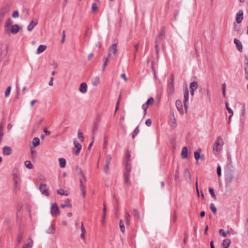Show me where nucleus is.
<instances>
[{"label":"nucleus","mask_w":248,"mask_h":248,"mask_svg":"<svg viewBox=\"0 0 248 248\" xmlns=\"http://www.w3.org/2000/svg\"><path fill=\"white\" fill-rule=\"evenodd\" d=\"M131 170V165L127 162H126L125 170L124 172V183L125 184L129 186L131 185L130 180V173Z\"/></svg>","instance_id":"1"},{"label":"nucleus","mask_w":248,"mask_h":248,"mask_svg":"<svg viewBox=\"0 0 248 248\" xmlns=\"http://www.w3.org/2000/svg\"><path fill=\"white\" fill-rule=\"evenodd\" d=\"M223 141L220 137H217L213 147V153L217 155L222 149Z\"/></svg>","instance_id":"2"},{"label":"nucleus","mask_w":248,"mask_h":248,"mask_svg":"<svg viewBox=\"0 0 248 248\" xmlns=\"http://www.w3.org/2000/svg\"><path fill=\"white\" fill-rule=\"evenodd\" d=\"M8 46L7 45L2 44L0 46V60L4 59L7 55Z\"/></svg>","instance_id":"3"},{"label":"nucleus","mask_w":248,"mask_h":248,"mask_svg":"<svg viewBox=\"0 0 248 248\" xmlns=\"http://www.w3.org/2000/svg\"><path fill=\"white\" fill-rule=\"evenodd\" d=\"M10 11L9 6L2 7L0 10V24L2 22L5 16H6Z\"/></svg>","instance_id":"4"},{"label":"nucleus","mask_w":248,"mask_h":248,"mask_svg":"<svg viewBox=\"0 0 248 248\" xmlns=\"http://www.w3.org/2000/svg\"><path fill=\"white\" fill-rule=\"evenodd\" d=\"M19 29V26L17 24H15L12 25L11 27H10L9 29H7L4 31L8 34H16L18 32Z\"/></svg>","instance_id":"5"},{"label":"nucleus","mask_w":248,"mask_h":248,"mask_svg":"<svg viewBox=\"0 0 248 248\" xmlns=\"http://www.w3.org/2000/svg\"><path fill=\"white\" fill-rule=\"evenodd\" d=\"M51 214L52 216H57L60 215V211L56 203H53L51 207Z\"/></svg>","instance_id":"6"},{"label":"nucleus","mask_w":248,"mask_h":248,"mask_svg":"<svg viewBox=\"0 0 248 248\" xmlns=\"http://www.w3.org/2000/svg\"><path fill=\"white\" fill-rule=\"evenodd\" d=\"M189 100V91L186 89L184 93V105L185 108L186 109L188 108L189 106L188 103Z\"/></svg>","instance_id":"7"},{"label":"nucleus","mask_w":248,"mask_h":248,"mask_svg":"<svg viewBox=\"0 0 248 248\" xmlns=\"http://www.w3.org/2000/svg\"><path fill=\"white\" fill-rule=\"evenodd\" d=\"M117 51V44H112L108 49V56L110 57H111L112 54L115 55L116 54Z\"/></svg>","instance_id":"8"},{"label":"nucleus","mask_w":248,"mask_h":248,"mask_svg":"<svg viewBox=\"0 0 248 248\" xmlns=\"http://www.w3.org/2000/svg\"><path fill=\"white\" fill-rule=\"evenodd\" d=\"M165 36V32L163 31H161L157 35V36L155 40V49L156 52H157V47H158V41L162 40Z\"/></svg>","instance_id":"9"},{"label":"nucleus","mask_w":248,"mask_h":248,"mask_svg":"<svg viewBox=\"0 0 248 248\" xmlns=\"http://www.w3.org/2000/svg\"><path fill=\"white\" fill-rule=\"evenodd\" d=\"M243 19V11L240 10L236 14V21L237 23L239 24L242 22Z\"/></svg>","instance_id":"10"},{"label":"nucleus","mask_w":248,"mask_h":248,"mask_svg":"<svg viewBox=\"0 0 248 248\" xmlns=\"http://www.w3.org/2000/svg\"><path fill=\"white\" fill-rule=\"evenodd\" d=\"M46 184H44L41 183L39 185V190L41 192L46 196H48L49 195V193L47 190L46 189Z\"/></svg>","instance_id":"11"},{"label":"nucleus","mask_w":248,"mask_h":248,"mask_svg":"<svg viewBox=\"0 0 248 248\" xmlns=\"http://www.w3.org/2000/svg\"><path fill=\"white\" fill-rule=\"evenodd\" d=\"M38 21L37 20H31L28 26L27 29L29 31H32L33 28L37 25Z\"/></svg>","instance_id":"12"},{"label":"nucleus","mask_w":248,"mask_h":248,"mask_svg":"<svg viewBox=\"0 0 248 248\" xmlns=\"http://www.w3.org/2000/svg\"><path fill=\"white\" fill-rule=\"evenodd\" d=\"M234 178V176L233 173L229 172L226 175L225 181L228 184H231Z\"/></svg>","instance_id":"13"},{"label":"nucleus","mask_w":248,"mask_h":248,"mask_svg":"<svg viewBox=\"0 0 248 248\" xmlns=\"http://www.w3.org/2000/svg\"><path fill=\"white\" fill-rule=\"evenodd\" d=\"M79 182L80 189L81 192V194L82 197L84 198L86 196V186L83 185L82 180L81 178H79Z\"/></svg>","instance_id":"14"},{"label":"nucleus","mask_w":248,"mask_h":248,"mask_svg":"<svg viewBox=\"0 0 248 248\" xmlns=\"http://www.w3.org/2000/svg\"><path fill=\"white\" fill-rule=\"evenodd\" d=\"M13 24V21L10 18H8L7 19L5 22L4 26V30L6 31L7 29H9L10 27H11Z\"/></svg>","instance_id":"15"},{"label":"nucleus","mask_w":248,"mask_h":248,"mask_svg":"<svg viewBox=\"0 0 248 248\" xmlns=\"http://www.w3.org/2000/svg\"><path fill=\"white\" fill-rule=\"evenodd\" d=\"M176 108L180 113L183 114V108L182 101L180 100H177L175 103Z\"/></svg>","instance_id":"16"},{"label":"nucleus","mask_w":248,"mask_h":248,"mask_svg":"<svg viewBox=\"0 0 248 248\" xmlns=\"http://www.w3.org/2000/svg\"><path fill=\"white\" fill-rule=\"evenodd\" d=\"M233 41L234 43L236 45L239 51L240 52H242L243 50V46L241 42L236 38H234Z\"/></svg>","instance_id":"17"},{"label":"nucleus","mask_w":248,"mask_h":248,"mask_svg":"<svg viewBox=\"0 0 248 248\" xmlns=\"http://www.w3.org/2000/svg\"><path fill=\"white\" fill-rule=\"evenodd\" d=\"M87 85L85 82H82L81 83L79 86V91L83 93H85L87 92Z\"/></svg>","instance_id":"18"},{"label":"nucleus","mask_w":248,"mask_h":248,"mask_svg":"<svg viewBox=\"0 0 248 248\" xmlns=\"http://www.w3.org/2000/svg\"><path fill=\"white\" fill-rule=\"evenodd\" d=\"M76 171L78 175L81 176V177L83 178L85 182H86L87 181V178L85 177V176L83 174L81 168L78 166H77L76 168Z\"/></svg>","instance_id":"19"},{"label":"nucleus","mask_w":248,"mask_h":248,"mask_svg":"<svg viewBox=\"0 0 248 248\" xmlns=\"http://www.w3.org/2000/svg\"><path fill=\"white\" fill-rule=\"evenodd\" d=\"M12 153V149L9 146H4L3 148V154L4 155H9Z\"/></svg>","instance_id":"20"},{"label":"nucleus","mask_w":248,"mask_h":248,"mask_svg":"<svg viewBox=\"0 0 248 248\" xmlns=\"http://www.w3.org/2000/svg\"><path fill=\"white\" fill-rule=\"evenodd\" d=\"M130 214L126 211L124 216L125 222L126 225L129 226L130 224Z\"/></svg>","instance_id":"21"},{"label":"nucleus","mask_w":248,"mask_h":248,"mask_svg":"<svg viewBox=\"0 0 248 248\" xmlns=\"http://www.w3.org/2000/svg\"><path fill=\"white\" fill-rule=\"evenodd\" d=\"M107 212V207L105 203H103V215L102 219L101 220V223L103 225L105 223V217Z\"/></svg>","instance_id":"22"},{"label":"nucleus","mask_w":248,"mask_h":248,"mask_svg":"<svg viewBox=\"0 0 248 248\" xmlns=\"http://www.w3.org/2000/svg\"><path fill=\"white\" fill-rule=\"evenodd\" d=\"M188 149L186 147L182 148L181 152V156L182 158H186L187 157Z\"/></svg>","instance_id":"23"},{"label":"nucleus","mask_w":248,"mask_h":248,"mask_svg":"<svg viewBox=\"0 0 248 248\" xmlns=\"http://www.w3.org/2000/svg\"><path fill=\"white\" fill-rule=\"evenodd\" d=\"M168 87L169 88L170 93H172L174 90L173 78H171L169 81H168Z\"/></svg>","instance_id":"24"},{"label":"nucleus","mask_w":248,"mask_h":248,"mask_svg":"<svg viewBox=\"0 0 248 248\" xmlns=\"http://www.w3.org/2000/svg\"><path fill=\"white\" fill-rule=\"evenodd\" d=\"M46 49V45H40L37 48L36 53L37 54H39L44 52Z\"/></svg>","instance_id":"25"},{"label":"nucleus","mask_w":248,"mask_h":248,"mask_svg":"<svg viewBox=\"0 0 248 248\" xmlns=\"http://www.w3.org/2000/svg\"><path fill=\"white\" fill-rule=\"evenodd\" d=\"M55 231V226L54 224L51 223L49 228L46 231L48 234H53Z\"/></svg>","instance_id":"26"},{"label":"nucleus","mask_w":248,"mask_h":248,"mask_svg":"<svg viewBox=\"0 0 248 248\" xmlns=\"http://www.w3.org/2000/svg\"><path fill=\"white\" fill-rule=\"evenodd\" d=\"M61 207L62 208L65 207L71 208L72 207V204L70 203V200L68 199H66L65 201V203L61 205Z\"/></svg>","instance_id":"27"},{"label":"nucleus","mask_w":248,"mask_h":248,"mask_svg":"<svg viewBox=\"0 0 248 248\" xmlns=\"http://www.w3.org/2000/svg\"><path fill=\"white\" fill-rule=\"evenodd\" d=\"M60 166L62 168H64L66 166V161L64 158H60L59 159Z\"/></svg>","instance_id":"28"},{"label":"nucleus","mask_w":248,"mask_h":248,"mask_svg":"<svg viewBox=\"0 0 248 248\" xmlns=\"http://www.w3.org/2000/svg\"><path fill=\"white\" fill-rule=\"evenodd\" d=\"M198 88V83L196 81H194L190 84V90L195 91Z\"/></svg>","instance_id":"29"},{"label":"nucleus","mask_w":248,"mask_h":248,"mask_svg":"<svg viewBox=\"0 0 248 248\" xmlns=\"http://www.w3.org/2000/svg\"><path fill=\"white\" fill-rule=\"evenodd\" d=\"M231 244V240L229 239H225L223 242V248H228Z\"/></svg>","instance_id":"30"},{"label":"nucleus","mask_w":248,"mask_h":248,"mask_svg":"<svg viewBox=\"0 0 248 248\" xmlns=\"http://www.w3.org/2000/svg\"><path fill=\"white\" fill-rule=\"evenodd\" d=\"M244 63L246 74L248 76V58L246 56L245 57Z\"/></svg>","instance_id":"31"},{"label":"nucleus","mask_w":248,"mask_h":248,"mask_svg":"<svg viewBox=\"0 0 248 248\" xmlns=\"http://www.w3.org/2000/svg\"><path fill=\"white\" fill-rule=\"evenodd\" d=\"M32 144L34 146L36 147L40 144V140L38 138H34L32 140Z\"/></svg>","instance_id":"32"},{"label":"nucleus","mask_w":248,"mask_h":248,"mask_svg":"<svg viewBox=\"0 0 248 248\" xmlns=\"http://www.w3.org/2000/svg\"><path fill=\"white\" fill-rule=\"evenodd\" d=\"M132 215L137 217V219L140 220V216L139 212L137 209L133 210Z\"/></svg>","instance_id":"33"},{"label":"nucleus","mask_w":248,"mask_h":248,"mask_svg":"<svg viewBox=\"0 0 248 248\" xmlns=\"http://www.w3.org/2000/svg\"><path fill=\"white\" fill-rule=\"evenodd\" d=\"M170 126H171L172 127H175L177 125V124H176V120L174 117V116H173L172 117L170 118Z\"/></svg>","instance_id":"34"},{"label":"nucleus","mask_w":248,"mask_h":248,"mask_svg":"<svg viewBox=\"0 0 248 248\" xmlns=\"http://www.w3.org/2000/svg\"><path fill=\"white\" fill-rule=\"evenodd\" d=\"M119 226H120V228L121 232L122 233L124 232H125V227H124V222H123V221L122 219H121L120 220Z\"/></svg>","instance_id":"35"},{"label":"nucleus","mask_w":248,"mask_h":248,"mask_svg":"<svg viewBox=\"0 0 248 248\" xmlns=\"http://www.w3.org/2000/svg\"><path fill=\"white\" fill-rule=\"evenodd\" d=\"M225 105L226 109H227L228 112L231 114V115L229 116V120H231V118L233 115L232 110L229 107L228 104L227 102H225Z\"/></svg>","instance_id":"36"},{"label":"nucleus","mask_w":248,"mask_h":248,"mask_svg":"<svg viewBox=\"0 0 248 248\" xmlns=\"http://www.w3.org/2000/svg\"><path fill=\"white\" fill-rule=\"evenodd\" d=\"M25 166L29 169H31L33 168V166L31 161L26 160L24 162Z\"/></svg>","instance_id":"37"},{"label":"nucleus","mask_w":248,"mask_h":248,"mask_svg":"<svg viewBox=\"0 0 248 248\" xmlns=\"http://www.w3.org/2000/svg\"><path fill=\"white\" fill-rule=\"evenodd\" d=\"M184 175L186 177H187L190 179L191 178V174L188 169L186 168L185 169L184 172Z\"/></svg>","instance_id":"38"},{"label":"nucleus","mask_w":248,"mask_h":248,"mask_svg":"<svg viewBox=\"0 0 248 248\" xmlns=\"http://www.w3.org/2000/svg\"><path fill=\"white\" fill-rule=\"evenodd\" d=\"M153 103H154V98L152 97H151L150 98H149L148 99L146 104L149 107V106L153 105Z\"/></svg>","instance_id":"39"},{"label":"nucleus","mask_w":248,"mask_h":248,"mask_svg":"<svg viewBox=\"0 0 248 248\" xmlns=\"http://www.w3.org/2000/svg\"><path fill=\"white\" fill-rule=\"evenodd\" d=\"M139 132V126H137L132 133V138L134 139Z\"/></svg>","instance_id":"40"},{"label":"nucleus","mask_w":248,"mask_h":248,"mask_svg":"<svg viewBox=\"0 0 248 248\" xmlns=\"http://www.w3.org/2000/svg\"><path fill=\"white\" fill-rule=\"evenodd\" d=\"M210 209L214 214H216L217 208L214 203L210 204Z\"/></svg>","instance_id":"41"},{"label":"nucleus","mask_w":248,"mask_h":248,"mask_svg":"<svg viewBox=\"0 0 248 248\" xmlns=\"http://www.w3.org/2000/svg\"><path fill=\"white\" fill-rule=\"evenodd\" d=\"M11 86H8L5 91V96L6 97H8L9 96L10 92H11Z\"/></svg>","instance_id":"42"},{"label":"nucleus","mask_w":248,"mask_h":248,"mask_svg":"<svg viewBox=\"0 0 248 248\" xmlns=\"http://www.w3.org/2000/svg\"><path fill=\"white\" fill-rule=\"evenodd\" d=\"M111 160V156L110 155H108L106 157V164H109Z\"/></svg>","instance_id":"43"},{"label":"nucleus","mask_w":248,"mask_h":248,"mask_svg":"<svg viewBox=\"0 0 248 248\" xmlns=\"http://www.w3.org/2000/svg\"><path fill=\"white\" fill-rule=\"evenodd\" d=\"M23 239V234L21 233H19L17 237V241L18 243H20Z\"/></svg>","instance_id":"44"},{"label":"nucleus","mask_w":248,"mask_h":248,"mask_svg":"<svg viewBox=\"0 0 248 248\" xmlns=\"http://www.w3.org/2000/svg\"><path fill=\"white\" fill-rule=\"evenodd\" d=\"M139 45H140V44L139 43L134 45L135 50H134V55L135 57H136V53L138 51Z\"/></svg>","instance_id":"45"},{"label":"nucleus","mask_w":248,"mask_h":248,"mask_svg":"<svg viewBox=\"0 0 248 248\" xmlns=\"http://www.w3.org/2000/svg\"><path fill=\"white\" fill-rule=\"evenodd\" d=\"M209 192H210V194H211V196H212V197L213 198H214L215 200H216V196L214 193V189L212 188H209Z\"/></svg>","instance_id":"46"},{"label":"nucleus","mask_w":248,"mask_h":248,"mask_svg":"<svg viewBox=\"0 0 248 248\" xmlns=\"http://www.w3.org/2000/svg\"><path fill=\"white\" fill-rule=\"evenodd\" d=\"M57 192L58 194L61 195H64L67 196L68 195V194L65 193L64 190L62 189H60L57 190Z\"/></svg>","instance_id":"47"},{"label":"nucleus","mask_w":248,"mask_h":248,"mask_svg":"<svg viewBox=\"0 0 248 248\" xmlns=\"http://www.w3.org/2000/svg\"><path fill=\"white\" fill-rule=\"evenodd\" d=\"M98 9L97 4L95 3H93L92 5V11L93 12H95Z\"/></svg>","instance_id":"48"},{"label":"nucleus","mask_w":248,"mask_h":248,"mask_svg":"<svg viewBox=\"0 0 248 248\" xmlns=\"http://www.w3.org/2000/svg\"><path fill=\"white\" fill-rule=\"evenodd\" d=\"M109 165V164H106L105 166L104 167L103 171L106 174H107L108 173Z\"/></svg>","instance_id":"49"},{"label":"nucleus","mask_w":248,"mask_h":248,"mask_svg":"<svg viewBox=\"0 0 248 248\" xmlns=\"http://www.w3.org/2000/svg\"><path fill=\"white\" fill-rule=\"evenodd\" d=\"M194 157H195V159L197 161H198V160L200 157V153L198 152H195L194 153Z\"/></svg>","instance_id":"50"},{"label":"nucleus","mask_w":248,"mask_h":248,"mask_svg":"<svg viewBox=\"0 0 248 248\" xmlns=\"http://www.w3.org/2000/svg\"><path fill=\"white\" fill-rule=\"evenodd\" d=\"M18 181H19V179H18L17 176H15V177H14V185L16 187L17 186Z\"/></svg>","instance_id":"51"},{"label":"nucleus","mask_w":248,"mask_h":248,"mask_svg":"<svg viewBox=\"0 0 248 248\" xmlns=\"http://www.w3.org/2000/svg\"><path fill=\"white\" fill-rule=\"evenodd\" d=\"M98 129V126L96 124H94L93 128L92 133L94 135L95 133V132L97 131Z\"/></svg>","instance_id":"52"},{"label":"nucleus","mask_w":248,"mask_h":248,"mask_svg":"<svg viewBox=\"0 0 248 248\" xmlns=\"http://www.w3.org/2000/svg\"><path fill=\"white\" fill-rule=\"evenodd\" d=\"M217 174L218 177L221 175V168L220 166H218L217 167Z\"/></svg>","instance_id":"53"},{"label":"nucleus","mask_w":248,"mask_h":248,"mask_svg":"<svg viewBox=\"0 0 248 248\" xmlns=\"http://www.w3.org/2000/svg\"><path fill=\"white\" fill-rule=\"evenodd\" d=\"M12 17L13 18H17L19 17V13L17 11H15L13 14H12Z\"/></svg>","instance_id":"54"},{"label":"nucleus","mask_w":248,"mask_h":248,"mask_svg":"<svg viewBox=\"0 0 248 248\" xmlns=\"http://www.w3.org/2000/svg\"><path fill=\"white\" fill-rule=\"evenodd\" d=\"M78 138L81 141H83L84 137H83L82 133L81 132L78 131Z\"/></svg>","instance_id":"55"},{"label":"nucleus","mask_w":248,"mask_h":248,"mask_svg":"<svg viewBox=\"0 0 248 248\" xmlns=\"http://www.w3.org/2000/svg\"><path fill=\"white\" fill-rule=\"evenodd\" d=\"M93 80L92 81V83L94 86H96L99 82V78H93Z\"/></svg>","instance_id":"56"},{"label":"nucleus","mask_w":248,"mask_h":248,"mask_svg":"<svg viewBox=\"0 0 248 248\" xmlns=\"http://www.w3.org/2000/svg\"><path fill=\"white\" fill-rule=\"evenodd\" d=\"M219 233L224 237L226 236V232H225L223 229H220L219 230Z\"/></svg>","instance_id":"57"},{"label":"nucleus","mask_w":248,"mask_h":248,"mask_svg":"<svg viewBox=\"0 0 248 248\" xmlns=\"http://www.w3.org/2000/svg\"><path fill=\"white\" fill-rule=\"evenodd\" d=\"M32 248V242H29L23 246V248Z\"/></svg>","instance_id":"58"},{"label":"nucleus","mask_w":248,"mask_h":248,"mask_svg":"<svg viewBox=\"0 0 248 248\" xmlns=\"http://www.w3.org/2000/svg\"><path fill=\"white\" fill-rule=\"evenodd\" d=\"M74 144L75 145V147L76 148H78H78H80V149H81V145L78 143L77 141H74Z\"/></svg>","instance_id":"59"},{"label":"nucleus","mask_w":248,"mask_h":248,"mask_svg":"<svg viewBox=\"0 0 248 248\" xmlns=\"http://www.w3.org/2000/svg\"><path fill=\"white\" fill-rule=\"evenodd\" d=\"M124 120V116H121L120 118V124L121 126H123V122Z\"/></svg>","instance_id":"60"},{"label":"nucleus","mask_w":248,"mask_h":248,"mask_svg":"<svg viewBox=\"0 0 248 248\" xmlns=\"http://www.w3.org/2000/svg\"><path fill=\"white\" fill-rule=\"evenodd\" d=\"M145 124L148 126H150L152 124V121L150 119H148L147 120H146V122H145Z\"/></svg>","instance_id":"61"},{"label":"nucleus","mask_w":248,"mask_h":248,"mask_svg":"<svg viewBox=\"0 0 248 248\" xmlns=\"http://www.w3.org/2000/svg\"><path fill=\"white\" fill-rule=\"evenodd\" d=\"M81 231L82 233H86V229H85V227H84L83 222L81 223Z\"/></svg>","instance_id":"62"},{"label":"nucleus","mask_w":248,"mask_h":248,"mask_svg":"<svg viewBox=\"0 0 248 248\" xmlns=\"http://www.w3.org/2000/svg\"><path fill=\"white\" fill-rule=\"evenodd\" d=\"M148 106L147 105V104L145 103L144 104H143L142 106V109L144 110V111L146 112Z\"/></svg>","instance_id":"63"},{"label":"nucleus","mask_w":248,"mask_h":248,"mask_svg":"<svg viewBox=\"0 0 248 248\" xmlns=\"http://www.w3.org/2000/svg\"><path fill=\"white\" fill-rule=\"evenodd\" d=\"M31 154L32 157H33L34 156H35L36 154V150L35 149L31 148Z\"/></svg>","instance_id":"64"}]
</instances>
